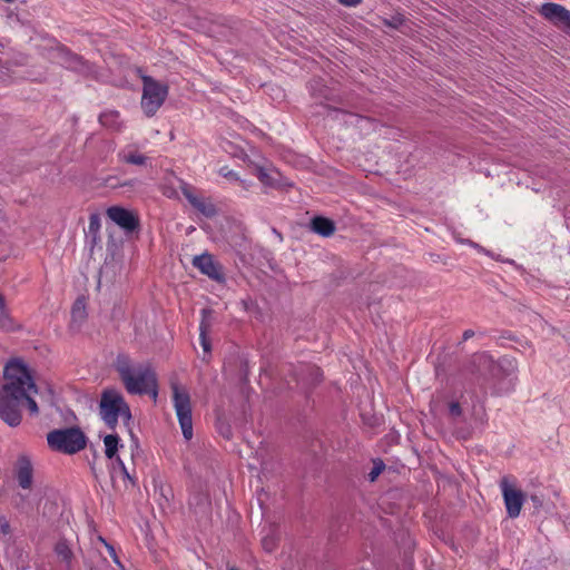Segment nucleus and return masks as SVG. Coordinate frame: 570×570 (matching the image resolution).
<instances>
[{"label": "nucleus", "mask_w": 570, "mask_h": 570, "mask_svg": "<svg viewBox=\"0 0 570 570\" xmlns=\"http://www.w3.org/2000/svg\"><path fill=\"white\" fill-rule=\"evenodd\" d=\"M4 383L0 387V419L9 426H18L22 420V406L36 413V400L30 395L36 386L28 365L20 358L10 360L3 371Z\"/></svg>", "instance_id": "obj_1"}, {"label": "nucleus", "mask_w": 570, "mask_h": 570, "mask_svg": "<svg viewBox=\"0 0 570 570\" xmlns=\"http://www.w3.org/2000/svg\"><path fill=\"white\" fill-rule=\"evenodd\" d=\"M116 371L126 391L132 395H149L155 402L158 397V379L149 363H132L127 355H118Z\"/></svg>", "instance_id": "obj_2"}, {"label": "nucleus", "mask_w": 570, "mask_h": 570, "mask_svg": "<svg viewBox=\"0 0 570 570\" xmlns=\"http://www.w3.org/2000/svg\"><path fill=\"white\" fill-rule=\"evenodd\" d=\"M48 449L58 454L75 455L87 448L88 436L79 425L51 430L47 436Z\"/></svg>", "instance_id": "obj_3"}, {"label": "nucleus", "mask_w": 570, "mask_h": 570, "mask_svg": "<svg viewBox=\"0 0 570 570\" xmlns=\"http://www.w3.org/2000/svg\"><path fill=\"white\" fill-rule=\"evenodd\" d=\"M99 411L101 419L109 429H116L119 417H121L124 424L130 429L129 425L132 420L130 407L122 394L117 390L107 389L102 392Z\"/></svg>", "instance_id": "obj_4"}, {"label": "nucleus", "mask_w": 570, "mask_h": 570, "mask_svg": "<svg viewBox=\"0 0 570 570\" xmlns=\"http://www.w3.org/2000/svg\"><path fill=\"white\" fill-rule=\"evenodd\" d=\"M168 87L150 76L142 77L141 108L147 117L154 116L164 104Z\"/></svg>", "instance_id": "obj_5"}, {"label": "nucleus", "mask_w": 570, "mask_h": 570, "mask_svg": "<svg viewBox=\"0 0 570 570\" xmlns=\"http://www.w3.org/2000/svg\"><path fill=\"white\" fill-rule=\"evenodd\" d=\"M173 402L176 415L186 441L193 438V417L190 396L187 391L180 389L178 383H171Z\"/></svg>", "instance_id": "obj_6"}, {"label": "nucleus", "mask_w": 570, "mask_h": 570, "mask_svg": "<svg viewBox=\"0 0 570 570\" xmlns=\"http://www.w3.org/2000/svg\"><path fill=\"white\" fill-rule=\"evenodd\" d=\"M500 489L508 517L511 519L518 518L525 501V494L510 483V476L508 475L500 480Z\"/></svg>", "instance_id": "obj_7"}, {"label": "nucleus", "mask_w": 570, "mask_h": 570, "mask_svg": "<svg viewBox=\"0 0 570 570\" xmlns=\"http://www.w3.org/2000/svg\"><path fill=\"white\" fill-rule=\"evenodd\" d=\"M106 215L127 235L137 233L140 229V218L138 214L131 209L121 206H110L106 210Z\"/></svg>", "instance_id": "obj_8"}, {"label": "nucleus", "mask_w": 570, "mask_h": 570, "mask_svg": "<svg viewBox=\"0 0 570 570\" xmlns=\"http://www.w3.org/2000/svg\"><path fill=\"white\" fill-rule=\"evenodd\" d=\"M57 58L59 62L67 69L81 73L83 76H94L96 67L94 63L85 60L81 56L70 51L63 46H57Z\"/></svg>", "instance_id": "obj_9"}, {"label": "nucleus", "mask_w": 570, "mask_h": 570, "mask_svg": "<svg viewBox=\"0 0 570 570\" xmlns=\"http://www.w3.org/2000/svg\"><path fill=\"white\" fill-rule=\"evenodd\" d=\"M308 90L313 99H315L316 104L324 106L328 111H333L335 114H347L344 109L332 107L326 105V102H341L340 97L327 87L321 78L312 79L308 82Z\"/></svg>", "instance_id": "obj_10"}, {"label": "nucleus", "mask_w": 570, "mask_h": 570, "mask_svg": "<svg viewBox=\"0 0 570 570\" xmlns=\"http://www.w3.org/2000/svg\"><path fill=\"white\" fill-rule=\"evenodd\" d=\"M539 13L557 28L570 31V10L562 4L546 2L541 4Z\"/></svg>", "instance_id": "obj_11"}, {"label": "nucleus", "mask_w": 570, "mask_h": 570, "mask_svg": "<svg viewBox=\"0 0 570 570\" xmlns=\"http://www.w3.org/2000/svg\"><path fill=\"white\" fill-rule=\"evenodd\" d=\"M193 266L213 281L218 283L225 282L222 265L208 253L195 256L193 259Z\"/></svg>", "instance_id": "obj_12"}, {"label": "nucleus", "mask_w": 570, "mask_h": 570, "mask_svg": "<svg viewBox=\"0 0 570 570\" xmlns=\"http://www.w3.org/2000/svg\"><path fill=\"white\" fill-rule=\"evenodd\" d=\"M53 554L58 563V570H75V553L67 539L62 538L53 546Z\"/></svg>", "instance_id": "obj_13"}, {"label": "nucleus", "mask_w": 570, "mask_h": 570, "mask_svg": "<svg viewBox=\"0 0 570 570\" xmlns=\"http://www.w3.org/2000/svg\"><path fill=\"white\" fill-rule=\"evenodd\" d=\"M33 466L28 455H19L16 462V478L22 489H29L32 484Z\"/></svg>", "instance_id": "obj_14"}, {"label": "nucleus", "mask_w": 570, "mask_h": 570, "mask_svg": "<svg viewBox=\"0 0 570 570\" xmlns=\"http://www.w3.org/2000/svg\"><path fill=\"white\" fill-rule=\"evenodd\" d=\"M308 228L311 232L322 237H331L336 230V225L335 222L328 217L314 216L308 223Z\"/></svg>", "instance_id": "obj_15"}, {"label": "nucleus", "mask_w": 570, "mask_h": 570, "mask_svg": "<svg viewBox=\"0 0 570 570\" xmlns=\"http://www.w3.org/2000/svg\"><path fill=\"white\" fill-rule=\"evenodd\" d=\"M184 196L189 202V204L205 217L212 218L217 215V208L213 203L202 197H197L187 190H184Z\"/></svg>", "instance_id": "obj_16"}, {"label": "nucleus", "mask_w": 570, "mask_h": 570, "mask_svg": "<svg viewBox=\"0 0 570 570\" xmlns=\"http://www.w3.org/2000/svg\"><path fill=\"white\" fill-rule=\"evenodd\" d=\"M99 124L111 131H121L124 122L118 110H105L98 117Z\"/></svg>", "instance_id": "obj_17"}, {"label": "nucleus", "mask_w": 570, "mask_h": 570, "mask_svg": "<svg viewBox=\"0 0 570 570\" xmlns=\"http://www.w3.org/2000/svg\"><path fill=\"white\" fill-rule=\"evenodd\" d=\"M210 316H212V309H209V308L202 309V320H200V324H199V338H200V344L203 346L204 352H207V353H209L210 348H212L210 341L208 338V332L212 327Z\"/></svg>", "instance_id": "obj_18"}, {"label": "nucleus", "mask_w": 570, "mask_h": 570, "mask_svg": "<svg viewBox=\"0 0 570 570\" xmlns=\"http://www.w3.org/2000/svg\"><path fill=\"white\" fill-rule=\"evenodd\" d=\"M117 156L120 163L136 166H146L149 160L147 156L131 147L120 150Z\"/></svg>", "instance_id": "obj_19"}, {"label": "nucleus", "mask_w": 570, "mask_h": 570, "mask_svg": "<svg viewBox=\"0 0 570 570\" xmlns=\"http://www.w3.org/2000/svg\"><path fill=\"white\" fill-rule=\"evenodd\" d=\"M104 444L105 455L110 460H115L119 448H122L121 440L116 433L105 435Z\"/></svg>", "instance_id": "obj_20"}, {"label": "nucleus", "mask_w": 570, "mask_h": 570, "mask_svg": "<svg viewBox=\"0 0 570 570\" xmlns=\"http://www.w3.org/2000/svg\"><path fill=\"white\" fill-rule=\"evenodd\" d=\"M87 318L86 298L83 296L78 297L71 307V322L73 324L81 325Z\"/></svg>", "instance_id": "obj_21"}, {"label": "nucleus", "mask_w": 570, "mask_h": 570, "mask_svg": "<svg viewBox=\"0 0 570 570\" xmlns=\"http://www.w3.org/2000/svg\"><path fill=\"white\" fill-rule=\"evenodd\" d=\"M117 469L119 470V472H120V474H121L122 479H124V480H126V481H128V482H129V484H130L132 488L137 485V481H136L135 476H132V475L128 472V470H127V468H126V465H125L124 461H122L119 456H117V458L114 460V464H112V471H114V472H116V470H117Z\"/></svg>", "instance_id": "obj_22"}, {"label": "nucleus", "mask_w": 570, "mask_h": 570, "mask_svg": "<svg viewBox=\"0 0 570 570\" xmlns=\"http://www.w3.org/2000/svg\"><path fill=\"white\" fill-rule=\"evenodd\" d=\"M218 174L230 181L240 183L245 189L248 188V184L245 180L240 179L239 175L233 169L228 168L227 166L220 167Z\"/></svg>", "instance_id": "obj_23"}, {"label": "nucleus", "mask_w": 570, "mask_h": 570, "mask_svg": "<svg viewBox=\"0 0 570 570\" xmlns=\"http://www.w3.org/2000/svg\"><path fill=\"white\" fill-rule=\"evenodd\" d=\"M12 328V322L7 313L3 298L0 296V330L9 331Z\"/></svg>", "instance_id": "obj_24"}, {"label": "nucleus", "mask_w": 570, "mask_h": 570, "mask_svg": "<svg viewBox=\"0 0 570 570\" xmlns=\"http://www.w3.org/2000/svg\"><path fill=\"white\" fill-rule=\"evenodd\" d=\"M38 395H41L42 399H45L49 403H53V390L50 384L47 382L39 383L38 382Z\"/></svg>", "instance_id": "obj_25"}, {"label": "nucleus", "mask_w": 570, "mask_h": 570, "mask_svg": "<svg viewBox=\"0 0 570 570\" xmlns=\"http://www.w3.org/2000/svg\"><path fill=\"white\" fill-rule=\"evenodd\" d=\"M100 229V218L98 214H91L89 217V225H88V234L92 236V240L95 242L98 237Z\"/></svg>", "instance_id": "obj_26"}, {"label": "nucleus", "mask_w": 570, "mask_h": 570, "mask_svg": "<svg viewBox=\"0 0 570 570\" xmlns=\"http://www.w3.org/2000/svg\"><path fill=\"white\" fill-rule=\"evenodd\" d=\"M278 540L274 533H268L262 539V547L266 552H273L277 548Z\"/></svg>", "instance_id": "obj_27"}, {"label": "nucleus", "mask_w": 570, "mask_h": 570, "mask_svg": "<svg viewBox=\"0 0 570 570\" xmlns=\"http://www.w3.org/2000/svg\"><path fill=\"white\" fill-rule=\"evenodd\" d=\"M385 469V464L382 460L374 461V465L372 470L368 472L367 478L371 482L375 481L376 478L382 473Z\"/></svg>", "instance_id": "obj_28"}, {"label": "nucleus", "mask_w": 570, "mask_h": 570, "mask_svg": "<svg viewBox=\"0 0 570 570\" xmlns=\"http://www.w3.org/2000/svg\"><path fill=\"white\" fill-rule=\"evenodd\" d=\"M449 414L452 417H459L462 414V409L459 402H451L449 404Z\"/></svg>", "instance_id": "obj_29"}, {"label": "nucleus", "mask_w": 570, "mask_h": 570, "mask_svg": "<svg viewBox=\"0 0 570 570\" xmlns=\"http://www.w3.org/2000/svg\"><path fill=\"white\" fill-rule=\"evenodd\" d=\"M194 499L197 501L196 505L199 509H207L210 505L208 498L204 494H198Z\"/></svg>", "instance_id": "obj_30"}, {"label": "nucleus", "mask_w": 570, "mask_h": 570, "mask_svg": "<svg viewBox=\"0 0 570 570\" xmlns=\"http://www.w3.org/2000/svg\"><path fill=\"white\" fill-rule=\"evenodd\" d=\"M307 371L311 375H313V381L314 382H320L322 380V373H321V368L315 366V365H308L307 367Z\"/></svg>", "instance_id": "obj_31"}, {"label": "nucleus", "mask_w": 570, "mask_h": 570, "mask_svg": "<svg viewBox=\"0 0 570 570\" xmlns=\"http://www.w3.org/2000/svg\"><path fill=\"white\" fill-rule=\"evenodd\" d=\"M403 23V18L402 17H393L392 20H384V24L385 26H389V27H392V28H399V26H401Z\"/></svg>", "instance_id": "obj_32"}, {"label": "nucleus", "mask_w": 570, "mask_h": 570, "mask_svg": "<svg viewBox=\"0 0 570 570\" xmlns=\"http://www.w3.org/2000/svg\"><path fill=\"white\" fill-rule=\"evenodd\" d=\"M101 540L105 542V544L108 549V552H109L110 557L112 558L114 562L120 566V561L117 557L115 548L111 544H108L104 539H101Z\"/></svg>", "instance_id": "obj_33"}, {"label": "nucleus", "mask_w": 570, "mask_h": 570, "mask_svg": "<svg viewBox=\"0 0 570 570\" xmlns=\"http://www.w3.org/2000/svg\"><path fill=\"white\" fill-rule=\"evenodd\" d=\"M258 178L264 184H267V185L271 184L269 183V176H268V174L263 168H259V170H258Z\"/></svg>", "instance_id": "obj_34"}, {"label": "nucleus", "mask_w": 570, "mask_h": 570, "mask_svg": "<svg viewBox=\"0 0 570 570\" xmlns=\"http://www.w3.org/2000/svg\"><path fill=\"white\" fill-rule=\"evenodd\" d=\"M341 4L345 7H356L362 2V0H337Z\"/></svg>", "instance_id": "obj_35"}, {"label": "nucleus", "mask_w": 570, "mask_h": 570, "mask_svg": "<svg viewBox=\"0 0 570 570\" xmlns=\"http://www.w3.org/2000/svg\"><path fill=\"white\" fill-rule=\"evenodd\" d=\"M474 336L473 330H465L462 334V341L465 342Z\"/></svg>", "instance_id": "obj_36"}, {"label": "nucleus", "mask_w": 570, "mask_h": 570, "mask_svg": "<svg viewBox=\"0 0 570 570\" xmlns=\"http://www.w3.org/2000/svg\"><path fill=\"white\" fill-rule=\"evenodd\" d=\"M77 416L72 411H68L67 415L65 416L66 422L76 421Z\"/></svg>", "instance_id": "obj_37"}, {"label": "nucleus", "mask_w": 570, "mask_h": 570, "mask_svg": "<svg viewBox=\"0 0 570 570\" xmlns=\"http://www.w3.org/2000/svg\"><path fill=\"white\" fill-rule=\"evenodd\" d=\"M42 41H46L47 42V47H50L52 48V43H56V41L47 36H41L40 37Z\"/></svg>", "instance_id": "obj_38"}, {"label": "nucleus", "mask_w": 570, "mask_h": 570, "mask_svg": "<svg viewBox=\"0 0 570 570\" xmlns=\"http://www.w3.org/2000/svg\"><path fill=\"white\" fill-rule=\"evenodd\" d=\"M130 435H131V441L134 443L135 450L138 451L139 450L138 439L134 435V433L131 431H130Z\"/></svg>", "instance_id": "obj_39"}, {"label": "nucleus", "mask_w": 570, "mask_h": 570, "mask_svg": "<svg viewBox=\"0 0 570 570\" xmlns=\"http://www.w3.org/2000/svg\"><path fill=\"white\" fill-rule=\"evenodd\" d=\"M89 464H90V470H91L92 474H94L95 476H97V471H96L95 461H94V462H90Z\"/></svg>", "instance_id": "obj_40"}, {"label": "nucleus", "mask_w": 570, "mask_h": 570, "mask_svg": "<svg viewBox=\"0 0 570 570\" xmlns=\"http://www.w3.org/2000/svg\"><path fill=\"white\" fill-rule=\"evenodd\" d=\"M531 500H532L537 505H541V500H540L538 497L533 495V497H531Z\"/></svg>", "instance_id": "obj_41"}, {"label": "nucleus", "mask_w": 570, "mask_h": 570, "mask_svg": "<svg viewBox=\"0 0 570 570\" xmlns=\"http://www.w3.org/2000/svg\"><path fill=\"white\" fill-rule=\"evenodd\" d=\"M227 570H239V569L235 566H229V567H227Z\"/></svg>", "instance_id": "obj_42"}, {"label": "nucleus", "mask_w": 570, "mask_h": 570, "mask_svg": "<svg viewBox=\"0 0 570 570\" xmlns=\"http://www.w3.org/2000/svg\"><path fill=\"white\" fill-rule=\"evenodd\" d=\"M8 528H9V525H8V523H6V524L2 527V530H3L4 532H7V529H8Z\"/></svg>", "instance_id": "obj_43"}]
</instances>
